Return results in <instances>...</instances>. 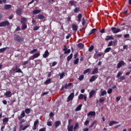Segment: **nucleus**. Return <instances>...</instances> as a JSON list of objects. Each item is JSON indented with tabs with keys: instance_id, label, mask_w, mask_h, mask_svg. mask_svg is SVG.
<instances>
[{
	"instance_id": "1",
	"label": "nucleus",
	"mask_w": 131,
	"mask_h": 131,
	"mask_svg": "<svg viewBox=\"0 0 131 131\" xmlns=\"http://www.w3.org/2000/svg\"><path fill=\"white\" fill-rule=\"evenodd\" d=\"M19 128L20 129V130H25V129H26V128H28V127H29V126H30V125L29 124H27L26 125H25L24 126V125H23V122H25V120L24 119H21L20 120H19Z\"/></svg>"
},
{
	"instance_id": "2",
	"label": "nucleus",
	"mask_w": 131,
	"mask_h": 131,
	"mask_svg": "<svg viewBox=\"0 0 131 131\" xmlns=\"http://www.w3.org/2000/svg\"><path fill=\"white\" fill-rule=\"evenodd\" d=\"M14 39L15 41H17V42H22V41H24V38L18 35H14Z\"/></svg>"
},
{
	"instance_id": "3",
	"label": "nucleus",
	"mask_w": 131,
	"mask_h": 131,
	"mask_svg": "<svg viewBox=\"0 0 131 131\" xmlns=\"http://www.w3.org/2000/svg\"><path fill=\"white\" fill-rule=\"evenodd\" d=\"M9 25H10V22L7 20L0 23V27H6V26H9Z\"/></svg>"
},
{
	"instance_id": "4",
	"label": "nucleus",
	"mask_w": 131,
	"mask_h": 131,
	"mask_svg": "<svg viewBox=\"0 0 131 131\" xmlns=\"http://www.w3.org/2000/svg\"><path fill=\"white\" fill-rule=\"evenodd\" d=\"M125 62H124V61H120L117 64V68H118V69H119V68H121V67L125 66Z\"/></svg>"
},
{
	"instance_id": "5",
	"label": "nucleus",
	"mask_w": 131,
	"mask_h": 131,
	"mask_svg": "<svg viewBox=\"0 0 131 131\" xmlns=\"http://www.w3.org/2000/svg\"><path fill=\"white\" fill-rule=\"evenodd\" d=\"M112 31L113 33H118V32H120V29H117L115 27H112L111 28Z\"/></svg>"
},
{
	"instance_id": "6",
	"label": "nucleus",
	"mask_w": 131,
	"mask_h": 131,
	"mask_svg": "<svg viewBox=\"0 0 131 131\" xmlns=\"http://www.w3.org/2000/svg\"><path fill=\"white\" fill-rule=\"evenodd\" d=\"M73 98H74V93H72L68 97L67 102H69V101H72L73 100Z\"/></svg>"
},
{
	"instance_id": "7",
	"label": "nucleus",
	"mask_w": 131,
	"mask_h": 131,
	"mask_svg": "<svg viewBox=\"0 0 131 131\" xmlns=\"http://www.w3.org/2000/svg\"><path fill=\"white\" fill-rule=\"evenodd\" d=\"M24 117H25V112H24V111H23L20 115L18 116L17 118L18 120H21V119H22V118H24Z\"/></svg>"
},
{
	"instance_id": "8",
	"label": "nucleus",
	"mask_w": 131,
	"mask_h": 131,
	"mask_svg": "<svg viewBox=\"0 0 131 131\" xmlns=\"http://www.w3.org/2000/svg\"><path fill=\"white\" fill-rule=\"evenodd\" d=\"M97 78H98L97 75L92 76L91 78L90 79L89 81L90 82H93V81H95L96 79H97Z\"/></svg>"
},
{
	"instance_id": "9",
	"label": "nucleus",
	"mask_w": 131,
	"mask_h": 131,
	"mask_svg": "<svg viewBox=\"0 0 131 131\" xmlns=\"http://www.w3.org/2000/svg\"><path fill=\"white\" fill-rule=\"evenodd\" d=\"M81 18H82V14H81V13L78 14L76 17V18H77L76 21H77V22H81Z\"/></svg>"
},
{
	"instance_id": "10",
	"label": "nucleus",
	"mask_w": 131,
	"mask_h": 131,
	"mask_svg": "<svg viewBox=\"0 0 131 131\" xmlns=\"http://www.w3.org/2000/svg\"><path fill=\"white\" fill-rule=\"evenodd\" d=\"M15 13L18 15V16H21V15H22V9L20 8H18L15 11Z\"/></svg>"
},
{
	"instance_id": "11",
	"label": "nucleus",
	"mask_w": 131,
	"mask_h": 131,
	"mask_svg": "<svg viewBox=\"0 0 131 131\" xmlns=\"http://www.w3.org/2000/svg\"><path fill=\"white\" fill-rule=\"evenodd\" d=\"M12 92H11V91H7L5 93V95L7 98H11V97H12Z\"/></svg>"
},
{
	"instance_id": "12",
	"label": "nucleus",
	"mask_w": 131,
	"mask_h": 131,
	"mask_svg": "<svg viewBox=\"0 0 131 131\" xmlns=\"http://www.w3.org/2000/svg\"><path fill=\"white\" fill-rule=\"evenodd\" d=\"M27 18L22 17L20 19V23H21V24H25V23H27Z\"/></svg>"
},
{
	"instance_id": "13",
	"label": "nucleus",
	"mask_w": 131,
	"mask_h": 131,
	"mask_svg": "<svg viewBox=\"0 0 131 131\" xmlns=\"http://www.w3.org/2000/svg\"><path fill=\"white\" fill-rule=\"evenodd\" d=\"M43 58H48L49 56H50V53H49V51L46 50L44 54L42 55Z\"/></svg>"
},
{
	"instance_id": "14",
	"label": "nucleus",
	"mask_w": 131,
	"mask_h": 131,
	"mask_svg": "<svg viewBox=\"0 0 131 131\" xmlns=\"http://www.w3.org/2000/svg\"><path fill=\"white\" fill-rule=\"evenodd\" d=\"M39 56H40V53H36L35 54H34L32 56V59L31 60H33L34 59H35L36 58H38V57H39Z\"/></svg>"
},
{
	"instance_id": "15",
	"label": "nucleus",
	"mask_w": 131,
	"mask_h": 131,
	"mask_svg": "<svg viewBox=\"0 0 131 131\" xmlns=\"http://www.w3.org/2000/svg\"><path fill=\"white\" fill-rule=\"evenodd\" d=\"M39 123V122L38 121V119H37L34 123V127L32 128L33 130H35L36 129V125Z\"/></svg>"
},
{
	"instance_id": "16",
	"label": "nucleus",
	"mask_w": 131,
	"mask_h": 131,
	"mask_svg": "<svg viewBox=\"0 0 131 131\" xmlns=\"http://www.w3.org/2000/svg\"><path fill=\"white\" fill-rule=\"evenodd\" d=\"M95 93H96V91L95 90L91 91L89 93V99H92L93 98V96L94 95H95Z\"/></svg>"
},
{
	"instance_id": "17",
	"label": "nucleus",
	"mask_w": 131,
	"mask_h": 131,
	"mask_svg": "<svg viewBox=\"0 0 131 131\" xmlns=\"http://www.w3.org/2000/svg\"><path fill=\"white\" fill-rule=\"evenodd\" d=\"M96 116V112L94 111L90 112L88 114V116Z\"/></svg>"
},
{
	"instance_id": "18",
	"label": "nucleus",
	"mask_w": 131,
	"mask_h": 131,
	"mask_svg": "<svg viewBox=\"0 0 131 131\" xmlns=\"http://www.w3.org/2000/svg\"><path fill=\"white\" fill-rule=\"evenodd\" d=\"M12 8V5L6 4L4 5L5 10H10Z\"/></svg>"
},
{
	"instance_id": "19",
	"label": "nucleus",
	"mask_w": 131,
	"mask_h": 131,
	"mask_svg": "<svg viewBox=\"0 0 131 131\" xmlns=\"http://www.w3.org/2000/svg\"><path fill=\"white\" fill-rule=\"evenodd\" d=\"M117 123H119V122L111 121L110 122L109 125L110 126H112V125H113L114 124H117Z\"/></svg>"
},
{
	"instance_id": "20",
	"label": "nucleus",
	"mask_w": 131,
	"mask_h": 131,
	"mask_svg": "<svg viewBox=\"0 0 131 131\" xmlns=\"http://www.w3.org/2000/svg\"><path fill=\"white\" fill-rule=\"evenodd\" d=\"M72 30H74V31H77V29H78V27H77V25L75 24L72 25Z\"/></svg>"
},
{
	"instance_id": "21",
	"label": "nucleus",
	"mask_w": 131,
	"mask_h": 131,
	"mask_svg": "<svg viewBox=\"0 0 131 131\" xmlns=\"http://www.w3.org/2000/svg\"><path fill=\"white\" fill-rule=\"evenodd\" d=\"M96 31H97V29L96 28H93L92 29L90 33L88 34V35H92V34L95 33L96 32Z\"/></svg>"
},
{
	"instance_id": "22",
	"label": "nucleus",
	"mask_w": 131,
	"mask_h": 131,
	"mask_svg": "<svg viewBox=\"0 0 131 131\" xmlns=\"http://www.w3.org/2000/svg\"><path fill=\"white\" fill-rule=\"evenodd\" d=\"M7 122H9V118H4L3 120V123L4 124H6Z\"/></svg>"
},
{
	"instance_id": "23",
	"label": "nucleus",
	"mask_w": 131,
	"mask_h": 131,
	"mask_svg": "<svg viewBox=\"0 0 131 131\" xmlns=\"http://www.w3.org/2000/svg\"><path fill=\"white\" fill-rule=\"evenodd\" d=\"M73 57V54L72 53H71L69 56H68L67 58L68 62H69V61H70V60L72 59Z\"/></svg>"
},
{
	"instance_id": "24",
	"label": "nucleus",
	"mask_w": 131,
	"mask_h": 131,
	"mask_svg": "<svg viewBox=\"0 0 131 131\" xmlns=\"http://www.w3.org/2000/svg\"><path fill=\"white\" fill-rule=\"evenodd\" d=\"M60 125H61V121H57L55 122V128H57Z\"/></svg>"
},
{
	"instance_id": "25",
	"label": "nucleus",
	"mask_w": 131,
	"mask_h": 131,
	"mask_svg": "<svg viewBox=\"0 0 131 131\" xmlns=\"http://www.w3.org/2000/svg\"><path fill=\"white\" fill-rule=\"evenodd\" d=\"M77 47L79 49H83V48H84V45L82 43H79Z\"/></svg>"
},
{
	"instance_id": "26",
	"label": "nucleus",
	"mask_w": 131,
	"mask_h": 131,
	"mask_svg": "<svg viewBox=\"0 0 131 131\" xmlns=\"http://www.w3.org/2000/svg\"><path fill=\"white\" fill-rule=\"evenodd\" d=\"M81 107H82V104H79L75 109L76 111H80L81 110Z\"/></svg>"
},
{
	"instance_id": "27",
	"label": "nucleus",
	"mask_w": 131,
	"mask_h": 131,
	"mask_svg": "<svg viewBox=\"0 0 131 131\" xmlns=\"http://www.w3.org/2000/svg\"><path fill=\"white\" fill-rule=\"evenodd\" d=\"M110 39H114V38L112 36H107L105 38V40H110Z\"/></svg>"
},
{
	"instance_id": "28",
	"label": "nucleus",
	"mask_w": 131,
	"mask_h": 131,
	"mask_svg": "<svg viewBox=\"0 0 131 131\" xmlns=\"http://www.w3.org/2000/svg\"><path fill=\"white\" fill-rule=\"evenodd\" d=\"M38 19H39L40 20H43V19H45V16L42 14H39L38 15Z\"/></svg>"
},
{
	"instance_id": "29",
	"label": "nucleus",
	"mask_w": 131,
	"mask_h": 131,
	"mask_svg": "<svg viewBox=\"0 0 131 131\" xmlns=\"http://www.w3.org/2000/svg\"><path fill=\"white\" fill-rule=\"evenodd\" d=\"M40 13V10L38 9H36L33 11V14H39Z\"/></svg>"
},
{
	"instance_id": "30",
	"label": "nucleus",
	"mask_w": 131,
	"mask_h": 131,
	"mask_svg": "<svg viewBox=\"0 0 131 131\" xmlns=\"http://www.w3.org/2000/svg\"><path fill=\"white\" fill-rule=\"evenodd\" d=\"M24 112L26 114H29V113L31 112V110H30V108H26Z\"/></svg>"
},
{
	"instance_id": "31",
	"label": "nucleus",
	"mask_w": 131,
	"mask_h": 131,
	"mask_svg": "<svg viewBox=\"0 0 131 131\" xmlns=\"http://www.w3.org/2000/svg\"><path fill=\"white\" fill-rule=\"evenodd\" d=\"M97 73H99V70H98V68L95 69L92 71V74H97Z\"/></svg>"
},
{
	"instance_id": "32",
	"label": "nucleus",
	"mask_w": 131,
	"mask_h": 131,
	"mask_svg": "<svg viewBox=\"0 0 131 131\" xmlns=\"http://www.w3.org/2000/svg\"><path fill=\"white\" fill-rule=\"evenodd\" d=\"M105 100H106V98L102 97L99 99V103H103L105 102Z\"/></svg>"
},
{
	"instance_id": "33",
	"label": "nucleus",
	"mask_w": 131,
	"mask_h": 131,
	"mask_svg": "<svg viewBox=\"0 0 131 131\" xmlns=\"http://www.w3.org/2000/svg\"><path fill=\"white\" fill-rule=\"evenodd\" d=\"M124 79H125V76H122L119 78L118 80H119V82H120L122 81V80H124Z\"/></svg>"
},
{
	"instance_id": "34",
	"label": "nucleus",
	"mask_w": 131,
	"mask_h": 131,
	"mask_svg": "<svg viewBox=\"0 0 131 131\" xmlns=\"http://www.w3.org/2000/svg\"><path fill=\"white\" fill-rule=\"evenodd\" d=\"M68 131H73V125L68 126Z\"/></svg>"
},
{
	"instance_id": "35",
	"label": "nucleus",
	"mask_w": 131,
	"mask_h": 131,
	"mask_svg": "<svg viewBox=\"0 0 131 131\" xmlns=\"http://www.w3.org/2000/svg\"><path fill=\"white\" fill-rule=\"evenodd\" d=\"M80 11V8L79 7H76L74 9V13H78Z\"/></svg>"
},
{
	"instance_id": "36",
	"label": "nucleus",
	"mask_w": 131,
	"mask_h": 131,
	"mask_svg": "<svg viewBox=\"0 0 131 131\" xmlns=\"http://www.w3.org/2000/svg\"><path fill=\"white\" fill-rule=\"evenodd\" d=\"M26 28H27V25H26V24H23L21 26V29L23 30H24L26 29Z\"/></svg>"
},
{
	"instance_id": "37",
	"label": "nucleus",
	"mask_w": 131,
	"mask_h": 131,
	"mask_svg": "<svg viewBox=\"0 0 131 131\" xmlns=\"http://www.w3.org/2000/svg\"><path fill=\"white\" fill-rule=\"evenodd\" d=\"M79 127V125L78 123L77 122L75 124L74 127V129L75 130L76 129H77Z\"/></svg>"
},
{
	"instance_id": "38",
	"label": "nucleus",
	"mask_w": 131,
	"mask_h": 131,
	"mask_svg": "<svg viewBox=\"0 0 131 131\" xmlns=\"http://www.w3.org/2000/svg\"><path fill=\"white\" fill-rule=\"evenodd\" d=\"M7 49H8V47L0 49V53H4V52H6V51H7Z\"/></svg>"
},
{
	"instance_id": "39",
	"label": "nucleus",
	"mask_w": 131,
	"mask_h": 131,
	"mask_svg": "<svg viewBox=\"0 0 131 131\" xmlns=\"http://www.w3.org/2000/svg\"><path fill=\"white\" fill-rule=\"evenodd\" d=\"M45 84H50L51 83V78L47 79L45 82Z\"/></svg>"
},
{
	"instance_id": "40",
	"label": "nucleus",
	"mask_w": 131,
	"mask_h": 131,
	"mask_svg": "<svg viewBox=\"0 0 131 131\" xmlns=\"http://www.w3.org/2000/svg\"><path fill=\"white\" fill-rule=\"evenodd\" d=\"M97 120H94V122L91 124L90 126H89V127L91 128V127H93L95 124L97 123Z\"/></svg>"
},
{
	"instance_id": "41",
	"label": "nucleus",
	"mask_w": 131,
	"mask_h": 131,
	"mask_svg": "<svg viewBox=\"0 0 131 131\" xmlns=\"http://www.w3.org/2000/svg\"><path fill=\"white\" fill-rule=\"evenodd\" d=\"M105 95H107V92L105 90L101 92L100 96H105Z\"/></svg>"
},
{
	"instance_id": "42",
	"label": "nucleus",
	"mask_w": 131,
	"mask_h": 131,
	"mask_svg": "<svg viewBox=\"0 0 131 131\" xmlns=\"http://www.w3.org/2000/svg\"><path fill=\"white\" fill-rule=\"evenodd\" d=\"M111 50V47H107L104 50V53H109Z\"/></svg>"
},
{
	"instance_id": "43",
	"label": "nucleus",
	"mask_w": 131,
	"mask_h": 131,
	"mask_svg": "<svg viewBox=\"0 0 131 131\" xmlns=\"http://www.w3.org/2000/svg\"><path fill=\"white\" fill-rule=\"evenodd\" d=\"M59 76H60V79H62V78H64V76L65 75V73L64 72L59 74Z\"/></svg>"
},
{
	"instance_id": "44",
	"label": "nucleus",
	"mask_w": 131,
	"mask_h": 131,
	"mask_svg": "<svg viewBox=\"0 0 131 131\" xmlns=\"http://www.w3.org/2000/svg\"><path fill=\"white\" fill-rule=\"evenodd\" d=\"M78 62H79V59L77 58L75 60H74V64L75 65H77V64H78Z\"/></svg>"
},
{
	"instance_id": "45",
	"label": "nucleus",
	"mask_w": 131,
	"mask_h": 131,
	"mask_svg": "<svg viewBox=\"0 0 131 131\" xmlns=\"http://www.w3.org/2000/svg\"><path fill=\"white\" fill-rule=\"evenodd\" d=\"M84 97V95H83L82 94H80L79 96H78L79 100H82L83 99V97Z\"/></svg>"
},
{
	"instance_id": "46",
	"label": "nucleus",
	"mask_w": 131,
	"mask_h": 131,
	"mask_svg": "<svg viewBox=\"0 0 131 131\" xmlns=\"http://www.w3.org/2000/svg\"><path fill=\"white\" fill-rule=\"evenodd\" d=\"M91 71V69H87L86 70H84L83 72L84 74H86V73H89Z\"/></svg>"
},
{
	"instance_id": "47",
	"label": "nucleus",
	"mask_w": 131,
	"mask_h": 131,
	"mask_svg": "<svg viewBox=\"0 0 131 131\" xmlns=\"http://www.w3.org/2000/svg\"><path fill=\"white\" fill-rule=\"evenodd\" d=\"M71 52V50L67 49L66 51H64V54H70Z\"/></svg>"
},
{
	"instance_id": "48",
	"label": "nucleus",
	"mask_w": 131,
	"mask_h": 131,
	"mask_svg": "<svg viewBox=\"0 0 131 131\" xmlns=\"http://www.w3.org/2000/svg\"><path fill=\"white\" fill-rule=\"evenodd\" d=\"M29 63V61L27 60V61H25L22 63V65L23 66H25V65H27V64H28Z\"/></svg>"
},
{
	"instance_id": "49",
	"label": "nucleus",
	"mask_w": 131,
	"mask_h": 131,
	"mask_svg": "<svg viewBox=\"0 0 131 131\" xmlns=\"http://www.w3.org/2000/svg\"><path fill=\"white\" fill-rule=\"evenodd\" d=\"M37 52V49H34L33 50L31 51L30 54H34V53H36Z\"/></svg>"
},
{
	"instance_id": "50",
	"label": "nucleus",
	"mask_w": 131,
	"mask_h": 131,
	"mask_svg": "<svg viewBox=\"0 0 131 131\" xmlns=\"http://www.w3.org/2000/svg\"><path fill=\"white\" fill-rule=\"evenodd\" d=\"M69 4L71 6H74V7H76V5H75V2L73 1H70Z\"/></svg>"
},
{
	"instance_id": "51",
	"label": "nucleus",
	"mask_w": 131,
	"mask_h": 131,
	"mask_svg": "<svg viewBox=\"0 0 131 131\" xmlns=\"http://www.w3.org/2000/svg\"><path fill=\"white\" fill-rule=\"evenodd\" d=\"M38 29H39V27L37 26H36L33 28L34 31H36V30H38Z\"/></svg>"
},
{
	"instance_id": "52",
	"label": "nucleus",
	"mask_w": 131,
	"mask_h": 131,
	"mask_svg": "<svg viewBox=\"0 0 131 131\" xmlns=\"http://www.w3.org/2000/svg\"><path fill=\"white\" fill-rule=\"evenodd\" d=\"M122 75V72H119L118 73V74L117 75V78H118L120 77V76Z\"/></svg>"
},
{
	"instance_id": "53",
	"label": "nucleus",
	"mask_w": 131,
	"mask_h": 131,
	"mask_svg": "<svg viewBox=\"0 0 131 131\" xmlns=\"http://www.w3.org/2000/svg\"><path fill=\"white\" fill-rule=\"evenodd\" d=\"M85 24V19H84V17H83L82 19V26H84Z\"/></svg>"
},
{
	"instance_id": "54",
	"label": "nucleus",
	"mask_w": 131,
	"mask_h": 131,
	"mask_svg": "<svg viewBox=\"0 0 131 131\" xmlns=\"http://www.w3.org/2000/svg\"><path fill=\"white\" fill-rule=\"evenodd\" d=\"M94 50V46L92 45L89 48V52H92Z\"/></svg>"
},
{
	"instance_id": "55",
	"label": "nucleus",
	"mask_w": 131,
	"mask_h": 131,
	"mask_svg": "<svg viewBox=\"0 0 131 131\" xmlns=\"http://www.w3.org/2000/svg\"><path fill=\"white\" fill-rule=\"evenodd\" d=\"M16 73H23V72L21 70V69H18L17 71H15Z\"/></svg>"
},
{
	"instance_id": "56",
	"label": "nucleus",
	"mask_w": 131,
	"mask_h": 131,
	"mask_svg": "<svg viewBox=\"0 0 131 131\" xmlns=\"http://www.w3.org/2000/svg\"><path fill=\"white\" fill-rule=\"evenodd\" d=\"M113 91V90H112V89H109L107 90V94H111L112 93Z\"/></svg>"
},
{
	"instance_id": "57",
	"label": "nucleus",
	"mask_w": 131,
	"mask_h": 131,
	"mask_svg": "<svg viewBox=\"0 0 131 131\" xmlns=\"http://www.w3.org/2000/svg\"><path fill=\"white\" fill-rule=\"evenodd\" d=\"M83 78H84V76L81 75L79 77V80H82V79H83Z\"/></svg>"
},
{
	"instance_id": "58",
	"label": "nucleus",
	"mask_w": 131,
	"mask_h": 131,
	"mask_svg": "<svg viewBox=\"0 0 131 131\" xmlns=\"http://www.w3.org/2000/svg\"><path fill=\"white\" fill-rule=\"evenodd\" d=\"M124 38H128L129 37V34H126L124 35Z\"/></svg>"
},
{
	"instance_id": "59",
	"label": "nucleus",
	"mask_w": 131,
	"mask_h": 131,
	"mask_svg": "<svg viewBox=\"0 0 131 131\" xmlns=\"http://www.w3.org/2000/svg\"><path fill=\"white\" fill-rule=\"evenodd\" d=\"M90 123V121L89 120H86L84 123V125L86 126L88 124Z\"/></svg>"
},
{
	"instance_id": "60",
	"label": "nucleus",
	"mask_w": 131,
	"mask_h": 131,
	"mask_svg": "<svg viewBox=\"0 0 131 131\" xmlns=\"http://www.w3.org/2000/svg\"><path fill=\"white\" fill-rule=\"evenodd\" d=\"M47 125H48V126H52V122L48 121Z\"/></svg>"
},
{
	"instance_id": "61",
	"label": "nucleus",
	"mask_w": 131,
	"mask_h": 131,
	"mask_svg": "<svg viewBox=\"0 0 131 131\" xmlns=\"http://www.w3.org/2000/svg\"><path fill=\"white\" fill-rule=\"evenodd\" d=\"M56 65H57V62L56 61H54L52 63V67H54V66H56Z\"/></svg>"
},
{
	"instance_id": "62",
	"label": "nucleus",
	"mask_w": 131,
	"mask_h": 131,
	"mask_svg": "<svg viewBox=\"0 0 131 131\" xmlns=\"http://www.w3.org/2000/svg\"><path fill=\"white\" fill-rule=\"evenodd\" d=\"M49 94V92H44L41 94L42 97H43V96H46V95H48Z\"/></svg>"
},
{
	"instance_id": "63",
	"label": "nucleus",
	"mask_w": 131,
	"mask_h": 131,
	"mask_svg": "<svg viewBox=\"0 0 131 131\" xmlns=\"http://www.w3.org/2000/svg\"><path fill=\"white\" fill-rule=\"evenodd\" d=\"M101 33H105V28L102 29L100 31Z\"/></svg>"
},
{
	"instance_id": "64",
	"label": "nucleus",
	"mask_w": 131,
	"mask_h": 131,
	"mask_svg": "<svg viewBox=\"0 0 131 131\" xmlns=\"http://www.w3.org/2000/svg\"><path fill=\"white\" fill-rule=\"evenodd\" d=\"M39 131H46V127H43L42 128L39 129Z\"/></svg>"
}]
</instances>
